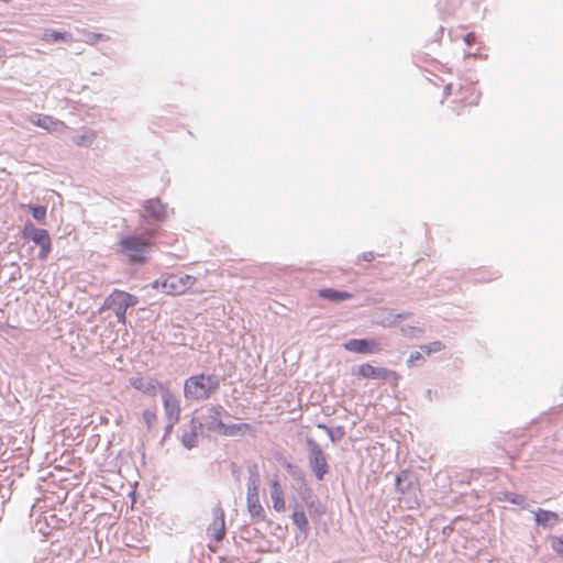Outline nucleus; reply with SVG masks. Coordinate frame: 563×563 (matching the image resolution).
Returning <instances> with one entry per match:
<instances>
[{"instance_id": "nucleus-25", "label": "nucleus", "mask_w": 563, "mask_h": 563, "mask_svg": "<svg viewBox=\"0 0 563 563\" xmlns=\"http://www.w3.org/2000/svg\"><path fill=\"white\" fill-rule=\"evenodd\" d=\"M22 208L27 209L37 222L43 223L45 221L46 213H47L46 207L34 206V205H23Z\"/></svg>"}, {"instance_id": "nucleus-28", "label": "nucleus", "mask_w": 563, "mask_h": 563, "mask_svg": "<svg viewBox=\"0 0 563 563\" xmlns=\"http://www.w3.org/2000/svg\"><path fill=\"white\" fill-rule=\"evenodd\" d=\"M400 333L407 338H417L418 339V338L422 336L423 329L419 328V327H413V325H402L400 328Z\"/></svg>"}, {"instance_id": "nucleus-36", "label": "nucleus", "mask_w": 563, "mask_h": 563, "mask_svg": "<svg viewBox=\"0 0 563 563\" xmlns=\"http://www.w3.org/2000/svg\"><path fill=\"white\" fill-rule=\"evenodd\" d=\"M411 316H412V312H409V311L396 313L397 325L399 324V322L409 319Z\"/></svg>"}, {"instance_id": "nucleus-39", "label": "nucleus", "mask_w": 563, "mask_h": 563, "mask_svg": "<svg viewBox=\"0 0 563 563\" xmlns=\"http://www.w3.org/2000/svg\"><path fill=\"white\" fill-rule=\"evenodd\" d=\"M175 424L176 423H172L170 421H167V426L165 428V434H168L173 430Z\"/></svg>"}, {"instance_id": "nucleus-22", "label": "nucleus", "mask_w": 563, "mask_h": 563, "mask_svg": "<svg viewBox=\"0 0 563 563\" xmlns=\"http://www.w3.org/2000/svg\"><path fill=\"white\" fill-rule=\"evenodd\" d=\"M251 430V426L249 423H235V424H225L220 429L218 433L225 437H238L246 431Z\"/></svg>"}, {"instance_id": "nucleus-34", "label": "nucleus", "mask_w": 563, "mask_h": 563, "mask_svg": "<svg viewBox=\"0 0 563 563\" xmlns=\"http://www.w3.org/2000/svg\"><path fill=\"white\" fill-rule=\"evenodd\" d=\"M106 35L100 33H91L88 36L87 43L89 44H96L99 40L104 38Z\"/></svg>"}, {"instance_id": "nucleus-5", "label": "nucleus", "mask_w": 563, "mask_h": 563, "mask_svg": "<svg viewBox=\"0 0 563 563\" xmlns=\"http://www.w3.org/2000/svg\"><path fill=\"white\" fill-rule=\"evenodd\" d=\"M308 448L309 466L317 479L322 481L329 472L325 455L320 445L311 438L306 440Z\"/></svg>"}, {"instance_id": "nucleus-38", "label": "nucleus", "mask_w": 563, "mask_h": 563, "mask_svg": "<svg viewBox=\"0 0 563 563\" xmlns=\"http://www.w3.org/2000/svg\"><path fill=\"white\" fill-rule=\"evenodd\" d=\"M361 258L363 261H366V262H372L374 258H375V255L373 252H364L362 255H361Z\"/></svg>"}, {"instance_id": "nucleus-3", "label": "nucleus", "mask_w": 563, "mask_h": 563, "mask_svg": "<svg viewBox=\"0 0 563 563\" xmlns=\"http://www.w3.org/2000/svg\"><path fill=\"white\" fill-rule=\"evenodd\" d=\"M139 302V298L125 292L123 290L114 289L107 297V305L111 306V310L114 311L117 320L122 325L126 324V310L136 306Z\"/></svg>"}, {"instance_id": "nucleus-21", "label": "nucleus", "mask_w": 563, "mask_h": 563, "mask_svg": "<svg viewBox=\"0 0 563 563\" xmlns=\"http://www.w3.org/2000/svg\"><path fill=\"white\" fill-rule=\"evenodd\" d=\"M34 243L41 247L38 252V258L42 261L46 260L52 251V242L48 232L45 231L40 236H36Z\"/></svg>"}, {"instance_id": "nucleus-1", "label": "nucleus", "mask_w": 563, "mask_h": 563, "mask_svg": "<svg viewBox=\"0 0 563 563\" xmlns=\"http://www.w3.org/2000/svg\"><path fill=\"white\" fill-rule=\"evenodd\" d=\"M219 388V376L206 374L194 375L188 377L184 383V397L189 401L206 400Z\"/></svg>"}, {"instance_id": "nucleus-32", "label": "nucleus", "mask_w": 563, "mask_h": 563, "mask_svg": "<svg viewBox=\"0 0 563 563\" xmlns=\"http://www.w3.org/2000/svg\"><path fill=\"white\" fill-rule=\"evenodd\" d=\"M143 420L146 427L150 429L152 424L156 421V413L153 410H144L143 411Z\"/></svg>"}, {"instance_id": "nucleus-17", "label": "nucleus", "mask_w": 563, "mask_h": 563, "mask_svg": "<svg viewBox=\"0 0 563 563\" xmlns=\"http://www.w3.org/2000/svg\"><path fill=\"white\" fill-rule=\"evenodd\" d=\"M250 477L247 481V496H258V486L261 483L257 465L253 464L249 466Z\"/></svg>"}, {"instance_id": "nucleus-27", "label": "nucleus", "mask_w": 563, "mask_h": 563, "mask_svg": "<svg viewBox=\"0 0 563 563\" xmlns=\"http://www.w3.org/2000/svg\"><path fill=\"white\" fill-rule=\"evenodd\" d=\"M96 139V133L90 131L73 139L74 143L78 146H90Z\"/></svg>"}, {"instance_id": "nucleus-26", "label": "nucleus", "mask_w": 563, "mask_h": 563, "mask_svg": "<svg viewBox=\"0 0 563 563\" xmlns=\"http://www.w3.org/2000/svg\"><path fill=\"white\" fill-rule=\"evenodd\" d=\"M45 231V229L36 228L32 222H26L23 228V238L32 240L34 242L36 240V236H40Z\"/></svg>"}, {"instance_id": "nucleus-10", "label": "nucleus", "mask_w": 563, "mask_h": 563, "mask_svg": "<svg viewBox=\"0 0 563 563\" xmlns=\"http://www.w3.org/2000/svg\"><path fill=\"white\" fill-rule=\"evenodd\" d=\"M357 374L364 378L382 380L396 379L398 377L394 371L384 367H375L371 364H363L358 366Z\"/></svg>"}, {"instance_id": "nucleus-41", "label": "nucleus", "mask_w": 563, "mask_h": 563, "mask_svg": "<svg viewBox=\"0 0 563 563\" xmlns=\"http://www.w3.org/2000/svg\"><path fill=\"white\" fill-rule=\"evenodd\" d=\"M107 305V298L104 299L102 306L99 308V312H103L104 310L107 309H111V306H106Z\"/></svg>"}, {"instance_id": "nucleus-13", "label": "nucleus", "mask_w": 563, "mask_h": 563, "mask_svg": "<svg viewBox=\"0 0 563 563\" xmlns=\"http://www.w3.org/2000/svg\"><path fill=\"white\" fill-rule=\"evenodd\" d=\"M223 408L221 406H210L207 408V427L209 430L219 432L223 427V422L221 420V413Z\"/></svg>"}, {"instance_id": "nucleus-7", "label": "nucleus", "mask_w": 563, "mask_h": 563, "mask_svg": "<svg viewBox=\"0 0 563 563\" xmlns=\"http://www.w3.org/2000/svg\"><path fill=\"white\" fill-rule=\"evenodd\" d=\"M161 396L163 400L166 420L170 421L172 423H177L179 421L181 411L179 399L169 389V387L167 389H164Z\"/></svg>"}, {"instance_id": "nucleus-29", "label": "nucleus", "mask_w": 563, "mask_h": 563, "mask_svg": "<svg viewBox=\"0 0 563 563\" xmlns=\"http://www.w3.org/2000/svg\"><path fill=\"white\" fill-rule=\"evenodd\" d=\"M506 500L518 505L522 508H526L528 506L527 497L520 494H514V493H507L506 494Z\"/></svg>"}, {"instance_id": "nucleus-16", "label": "nucleus", "mask_w": 563, "mask_h": 563, "mask_svg": "<svg viewBox=\"0 0 563 563\" xmlns=\"http://www.w3.org/2000/svg\"><path fill=\"white\" fill-rule=\"evenodd\" d=\"M374 322L383 328L397 327L396 312L391 309L380 308Z\"/></svg>"}, {"instance_id": "nucleus-31", "label": "nucleus", "mask_w": 563, "mask_h": 563, "mask_svg": "<svg viewBox=\"0 0 563 563\" xmlns=\"http://www.w3.org/2000/svg\"><path fill=\"white\" fill-rule=\"evenodd\" d=\"M317 427H318L319 429H323V430H325V431H327V433H328V435H329V438H330V440H331L332 442H335V441H336L338 439H340V438L343 435V433H344V432H343V429H342L341 427H339V428L336 429V432L339 433V435H338V437L334 434V431H333L332 429L328 428V427H327L325 424H323V423H319Z\"/></svg>"}, {"instance_id": "nucleus-23", "label": "nucleus", "mask_w": 563, "mask_h": 563, "mask_svg": "<svg viewBox=\"0 0 563 563\" xmlns=\"http://www.w3.org/2000/svg\"><path fill=\"white\" fill-rule=\"evenodd\" d=\"M42 40L47 43H55V42H73V36L69 33L66 32H58L54 30H45L43 33Z\"/></svg>"}, {"instance_id": "nucleus-40", "label": "nucleus", "mask_w": 563, "mask_h": 563, "mask_svg": "<svg viewBox=\"0 0 563 563\" xmlns=\"http://www.w3.org/2000/svg\"><path fill=\"white\" fill-rule=\"evenodd\" d=\"M396 487L398 490H400L401 493L404 492V489L401 488V476H397L396 477Z\"/></svg>"}, {"instance_id": "nucleus-30", "label": "nucleus", "mask_w": 563, "mask_h": 563, "mask_svg": "<svg viewBox=\"0 0 563 563\" xmlns=\"http://www.w3.org/2000/svg\"><path fill=\"white\" fill-rule=\"evenodd\" d=\"M420 349L423 353H426L427 355H430L432 353L442 351L444 349V344L440 341H434L430 344L421 345Z\"/></svg>"}, {"instance_id": "nucleus-4", "label": "nucleus", "mask_w": 563, "mask_h": 563, "mask_svg": "<svg viewBox=\"0 0 563 563\" xmlns=\"http://www.w3.org/2000/svg\"><path fill=\"white\" fill-rule=\"evenodd\" d=\"M196 278L186 274H172L163 280H156L152 284L154 289H162L167 295H180L191 288Z\"/></svg>"}, {"instance_id": "nucleus-33", "label": "nucleus", "mask_w": 563, "mask_h": 563, "mask_svg": "<svg viewBox=\"0 0 563 563\" xmlns=\"http://www.w3.org/2000/svg\"><path fill=\"white\" fill-rule=\"evenodd\" d=\"M552 548L556 553L561 554L563 558V540L561 538L553 539Z\"/></svg>"}, {"instance_id": "nucleus-15", "label": "nucleus", "mask_w": 563, "mask_h": 563, "mask_svg": "<svg viewBox=\"0 0 563 563\" xmlns=\"http://www.w3.org/2000/svg\"><path fill=\"white\" fill-rule=\"evenodd\" d=\"M271 498L273 501V508L276 511L282 512L285 510L286 505L284 499V490L278 481H273L271 483Z\"/></svg>"}, {"instance_id": "nucleus-19", "label": "nucleus", "mask_w": 563, "mask_h": 563, "mask_svg": "<svg viewBox=\"0 0 563 563\" xmlns=\"http://www.w3.org/2000/svg\"><path fill=\"white\" fill-rule=\"evenodd\" d=\"M294 525L302 532L307 533L309 531V521L306 517V514L300 505L296 504L294 506V511L291 516Z\"/></svg>"}, {"instance_id": "nucleus-18", "label": "nucleus", "mask_w": 563, "mask_h": 563, "mask_svg": "<svg viewBox=\"0 0 563 563\" xmlns=\"http://www.w3.org/2000/svg\"><path fill=\"white\" fill-rule=\"evenodd\" d=\"M247 510L253 520L260 521L265 518V510L260 503L258 496L246 497Z\"/></svg>"}, {"instance_id": "nucleus-14", "label": "nucleus", "mask_w": 563, "mask_h": 563, "mask_svg": "<svg viewBox=\"0 0 563 563\" xmlns=\"http://www.w3.org/2000/svg\"><path fill=\"white\" fill-rule=\"evenodd\" d=\"M534 520L539 526L552 528L559 522V515L556 512L539 508L534 512Z\"/></svg>"}, {"instance_id": "nucleus-37", "label": "nucleus", "mask_w": 563, "mask_h": 563, "mask_svg": "<svg viewBox=\"0 0 563 563\" xmlns=\"http://www.w3.org/2000/svg\"><path fill=\"white\" fill-rule=\"evenodd\" d=\"M476 36L474 33H468L464 36V42L466 45H472L475 43Z\"/></svg>"}, {"instance_id": "nucleus-8", "label": "nucleus", "mask_w": 563, "mask_h": 563, "mask_svg": "<svg viewBox=\"0 0 563 563\" xmlns=\"http://www.w3.org/2000/svg\"><path fill=\"white\" fill-rule=\"evenodd\" d=\"M131 385L142 391L143 394L150 395V396H156L157 394H163L164 389L168 388L167 384H164L162 382H158L157 379L153 377H140V378H133L131 379Z\"/></svg>"}, {"instance_id": "nucleus-9", "label": "nucleus", "mask_w": 563, "mask_h": 563, "mask_svg": "<svg viewBox=\"0 0 563 563\" xmlns=\"http://www.w3.org/2000/svg\"><path fill=\"white\" fill-rule=\"evenodd\" d=\"M344 349L361 354H373L380 351L379 344L375 340L351 339L343 344Z\"/></svg>"}, {"instance_id": "nucleus-42", "label": "nucleus", "mask_w": 563, "mask_h": 563, "mask_svg": "<svg viewBox=\"0 0 563 563\" xmlns=\"http://www.w3.org/2000/svg\"><path fill=\"white\" fill-rule=\"evenodd\" d=\"M451 87H452V85H446V86H445L444 91H445V93H446V95H449V93H450V91H451Z\"/></svg>"}, {"instance_id": "nucleus-24", "label": "nucleus", "mask_w": 563, "mask_h": 563, "mask_svg": "<svg viewBox=\"0 0 563 563\" xmlns=\"http://www.w3.org/2000/svg\"><path fill=\"white\" fill-rule=\"evenodd\" d=\"M202 424L201 423H196V421L192 419L191 420V431L190 432H185L181 437V442L184 444L185 448L187 449H192L196 446L197 444V429L201 428Z\"/></svg>"}, {"instance_id": "nucleus-11", "label": "nucleus", "mask_w": 563, "mask_h": 563, "mask_svg": "<svg viewBox=\"0 0 563 563\" xmlns=\"http://www.w3.org/2000/svg\"><path fill=\"white\" fill-rule=\"evenodd\" d=\"M213 521L208 526L207 532L210 538L217 542L221 541L225 536L224 511L220 506L212 510Z\"/></svg>"}, {"instance_id": "nucleus-2", "label": "nucleus", "mask_w": 563, "mask_h": 563, "mask_svg": "<svg viewBox=\"0 0 563 563\" xmlns=\"http://www.w3.org/2000/svg\"><path fill=\"white\" fill-rule=\"evenodd\" d=\"M152 234L142 236L124 235L120 240L121 251L129 256L132 263L141 264L145 261V253L151 245Z\"/></svg>"}, {"instance_id": "nucleus-35", "label": "nucleus", "mask_w": 563, "mask_h": 563, "mask_svg": "<svg viewBox=\"0 0 563 563\" xmlns=\"http://www.w3.org/2000/svg\"><path fill=\"white\" fill-rule=\"evenodd\" d=\"M418 360H423L422 354H421L420 352H412V353L409 355V357H408V360H407V363H408L409 365H412V364H413L416 361H418Z\"/></svg>"}, {"instance_id": "nucleus-12", "label": "nucleus", "mask_w": 563, "mask_h": 563, "mask_svg": "<svg viewBox=\"0 0 563 563\" xmlns=\"http://www.w3.org/2000/svg\"><path fill=\"white\" fill-rule=\"evenodd\" d=\"M145 211L150 217L157 221H163L167 216V206L159 199H150L144 205Z\"/></svg>"}, {"instance_id": "nucleus-20", "label": "nucleus", "mask_w": 563, "mask_h": 563, "mask_svg": "<svg viewBox=\"0 0 563 563\" xmlns=\"http://www.w3.org/2000/svg\"><path fill=\"white\" fill-rule=\"evenodd\" d=\"M319 296L323 299H328L332 302H341L352 298V294L347 291H341L332 288H324L319 290Z\"/></svg>"}, {"instance_id": "nucleus-6", "label": "nucleus", "mask_w": 563, "mask_h": 563, "mask_svg": "<svg viewBox=\"0 0 563 563\" xmlns=\"http://www.w3.org/2000/svg\"><path fill=\"white\" fill-rule=\"evenodd\" d=\"M27 121L49 133L64 132L67 129V125L63 121L42 113H32L27 115Z\"/></svg>"}]
</instances>
